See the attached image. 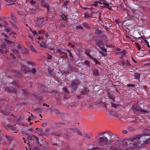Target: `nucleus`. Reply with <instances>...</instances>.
Here are the masks:
<instances>
[{
	"label": "nucleus",
	"instance_id": "1",
	"mask_svg": "<svg viewBox=\"0 0 150 150\" xmlns=\"http://www.w3.org/2000/svg\"><path fill=\"white\" fill-rule=\"evenodd\" d=\"M147 135L140 134L136 136L129 141L130 146L132 148H136L141 146L142 143L147 144L150 143V137H148Z\"/></svg>",
	"mask_w": 150,
	"mask_h": 150
},
{
	"label": "nucleus",
	"instance_id": "2",
	"mask_svg": "<svg viewBox=\"0 0 150 150\" xmlns=\"http://www.w3.org/2000/svg\"><path fill=\"white\" fill-rule=\"evenodd\" d=\"M96 42L97 45L99 47L103 52L100 51V54L102 55L103 56H105L107 55L106 49L104 47V45L103 42L101 40H96Z\"/></svg>",
	"mask_w": 150,
	"mask_h": 150
},
{
	"label": "nucleus",
	"instance_id": "3",
	"mask_svg": "<svg viewBox=\"0 0 150 150\" xmlns=\"http://www.w3.org/2000/svg\"><path fill=\"white\" fill-rule=\"evenodd\" d=\"M8 52V50L6 47L5 44H3L0 47V53L4 54L7 53Z\"/></svg>",
	"mask_w": 150,
	"mask_h": 150
},
{
	"label": "nucleus",
	"instance_id": "4",
	"mask_svg": "<svg viewBox=\"0 0 150 150\" xmlns=\"http://www.w3.org/2000/svg\"><path fill=\"white\" fill-rule=\"evenodd\" d=\"M133 110L135 111H141V112H147V111L145 110H144L141 108L139 107H136L134 106L132 108Z\"/></svg>",
	"mask_w": 150,
	"mask_h": 150
},
{
	"label": "nucleus",
	"instance_id": "5",
	"mask_svg": "<svg viewBox=\"0 0 150 150\" xmlns=\"http://www.w3.org/2000/svg\"><path fill=\"white\" fill-rule=\"evenodd\" d=\"M78 83L77 81H74L72 82L71 88L74 91H75L76 90Z\"/></svg>",
	"mask_w": 150,
	"mask_h": 150
},
{
	"label": "nucleus",
	"instance_id": "6",
	"mask_svg": "<svg viewBox=\"0 0 150 150\" xmlns=\"http://www.w3.org/2000/svg\"><path fill=\"white\" fill-rule=\"evenodd\" d=\"M30 30L35 36L39 35V34H40L41 33L44 34L45 33V31H38L37 33L36 31L33 30L31 29H30Z\"/></svg>",
	"mask_w": 150,
	"mask_h": 150
},
{
	"label": "nucleus",
	"instance_id": "7",
	"mask_svg": "<svg viewBox=\"0 0 150 150\" xmlns=\"http://www.w3.org/2000/svg\"><path fill=\"white\" fill-rule=\"evenodd\" d=\"M35 139L36 142H38V138L34 135H29L28 137V139L30 140H34Z\"/></svg>",
	"mask_w": 150,
	"mask_h": 150
},
{
	"label": "nucleus",
	"instance_id": "8",
	"mask_svg": "<svg viewBox=\"0 0 150 150\" xmlns=\"http://www.w3.org/2000/svg\"><path fill=\"white\" fill-rule=\"evenodd\" d=\"M99 142H107L108 139L106 137H100L99 138Z\"/></svg>",
	"mask_w": 150,
	"mask_h": 150
},
{
	"label": "nucleus",
	"instance_id": "9",
	"mask_svg": "<svg viewBox=\"0 0 150 150\" xmlns=\"http://www.w3.org/2000/svg\"><path fill=\"white\" fill-rule=\"evenodd\" d=\"M44 21V18H38L37 19L36 22V25H39L43 23Z\"/></svg>",
	"mask_w": 150,
	"mask_h": 150
},
{
	"label": "nucleus",
	"instance_id": "10",
	"mask_svg": "<svg viewBox=\"0 0 150 150\" xmlns=\"http://www.w3.org/2000/svg\"><path fill=\"white\" fill-rule=\"evenodd\" d=\"M70 129L73 132H76L78 135L80 136H82V134L79 129L77 128H71Z\"/></svg>",
	"mask_w": 150,
	"mask_h": 150
},
{
	"label": "nucleus",
	"instance_id": "11",
	"mask_svg": "<svg viewBox=\"0 0 150 150\" xmlns=\"http://www.w3.org/2000/svg\"><path fill=\"white\" fill-rule=\"evenodd\" d=\"M110 104L111 105V107H110V109L115 110L117 109V105L114 103H113L112 102L110 103Z\"/></svg>",
	"mask_w": 150,
	"mask_h": 150
},
{
	"label": "nucleus",
	"instance_id": "12",
	"mask_svg": "<svg viewBox=\"0 0 150 150\" xmlns=\"http://www.w3.org/2000/svg\"><path fill=\"white\" fill-rule=\"evenodd\" d=\"M2 36L4 37V38H3L4 40H6V39H8V37L6 35V34L2 33L0 35V39L1 41L2 40V39H1L2 37Z\"/></svg>",
	"mask_w": 150,
	"mask_h": 150
},
{
	"label": "nucleus",
	"instance_id": "13",
	"mask_svg": "<svg viewBox=\"0 0 150 150\" xmlns=\"http://www.w3.org/2000/svg\"><path fill=\"white\" fill-rule=\"evenodd\" d=\"M136 45L137 46L138 48V50L139 51L142 50V51H143L144 50V49L141 46V45H140V44L138 43H136Z\"/></svg>",
	"mask_w": 150,
	"mask_h": 150
},
{
	"label": "nucleus",
	"instance_id": "14",
	"mask_svg": "<svg viewBox=\"0 0 150 150\" xmlns=\"http://www.w3.org/2000/svg\"><path fill=\"white\" fill-rule=\"evenodd\" d=\"M62 132L60 131H55L52 132V134L53 135L59 136L61 134Z\"/></svg>",
	"mask_w": 150,
	"mask_h": 150
},
{
	"label": "nucleus",
	"instance_id": "15",
	"mask_svg": "<svg viewBox=\"0 0 150 150\" xmlns=\"http://www.w3.org/2000/svg\"><path fill=\"white\" fill-rule=\"evenodd\" d=\"M110 114L112 116L117 117L118 115V114L114 111L112 110L111 111Z\"/></svg>",
	"mask_w": 150,
	"mask_h": 150
},
{
	"label": "nucleus",
	"instance_id": "16",
	"mask_svg": "<svg viewBox=\"0 0 150 150\" xmlns=\"http://www.w3.org/2000/svg\"><path fill=\"white\" fill-rule=\"evenodd\" d=\"M40 45L43 48H45L47 47V45L45 42H42L40 44Z\"/></svg>",
	"mask_w": 150,
	"mask_h": 150
},
{
	"label": "nucleus",
	"instance_id": "17",
	"mask_svg": "<svg viewBox=\"0 0 150 150\" xmlns=\"http://www.w3.org/2000/svg\"><path fill=\"white\" fill-rule=\"evenodd\" d=\"M102 3L106 7L108 8H110L108 4L104 0L102 1Z\"/></svg>",
	"mask_w": 150,
	"mask_h": 150
},
{
	"label": "nucleus",
	"instance_id": "18",
	"mask_svg": "<svg viewBox=\"0 0 150 150\" xmlns=\"http://www.w3.org/2000/svg\"><path fill=\"white\" fill-rule=\"evenodd\" d=\"M92 16L91 14H88L87 13H86L85 14V17L86 18L91 17Z\"/></svg>",
	"mask_w": 150,
	"mask_h": 150
},
{
	"label": "nucleus",
	"instance_id": "19",
	"mask_svg": "<svg viewBox=\"0 0 150 150\" xmlns=\"http://www.w3.org/2000/svg\"><path fill=\"white\" fill-rule=\"evenodd\" d=\"M30 49L32 52L35 53H37V51L32 46L30 45Z\"/></svg>",
	"mask_w": 150,
	"mask_h": 150
},
{
	"label": "nucleus",
	"instance_id": "20",
	"mask_svg": "<svg viewBox=\"0 0 150 150\" xmlns=\"http://www.w3.org/2000/svg\"><path fill=\"white\" fill-rule=\"evenodd\" d=\"M108 97L110 99V100H111L113 101V102L115 101V99L114 98H113L112 97V96H111L109 94V93H108Z\"/></svg>",
	"mask_w": 150,
	"mask_h": 150
},
{
	"label": "nucleus",
	"instance_id": "21",
	"mask_svg": "<svg viewBox=\"0 0 150 150\" xmlns=\"http://www.w3.org/2000/svg\"><path fill=\"white\" fill-rule=\"evenodd\" d=\"M11 19L13 20V21H14L15 22H16V18L13 15H11Z\"/></svg>",
	"mask_w": 150,
	"mask_h": 150
},
{
	"label": "nucleus",
	"instance_id": "22",
	"mask_svg": "<svg viewBox=\"0 0 150 150\" xmlns=\"http://www.w3.org/2000/svg\"><path fill=\"white\" fill-rule=\"evenodd\" d=\"M30 70V71L33 74H35L36 72V70L35 68H33Z\"/></svg>",
	"mask_w": 150,
	"mask_h": 150
},
{
	"label": "nucleus",
	"instance_id": "23",
	"mask_svg": "<svg viewBox=\"0 0 150 150\" xmlns=\"http://www.w3.org/2000/svg\"><path fill=\"white\" fill-rule=\"evenodd\" d=\"M35 111L38 113H40L41 112L42 110L41 108H37L35 110Z\"/></svg>",
	"mask_w": 150,
	"mask_h": 150
},
{
	"label": "nucleus",
	"instance_id": "24",
	"mask_svg": "<svg viewBox=\"0 0 150 150\" xmlns=\"http://www.w3.org/2000/svg\"><path fill=\"white\" fill-rule=\"evenodd\" d=\"M93 74L96 76H98V72L97 70H95L93 71Z\"/></svg>",
	"mask_w": 150,
	"mask_h": 150
},
{
	"label": "nucleus",
	"instance_id": "25",
	"mask_svg": "<svg viewBox=\"0 0 150 150\" xmlns=\"http://www.w3.org/2000/svg\"><path fill=\"white\" fill-rule=\"evenodd\" d=\"M16 0H5V1L8 3L14 2H16Z\"/></svg>",
	"mask_w": 150,
	"mask_h": 150
},
{
	"label": "nucleus",
	"instance_id": "26",
	"mask_svg": "<svg viewBox=\"0 0 150 150\" xmlns=\"http://www.w3.org/2000/svg\"><path fill=\"white\" fill-rule=\"evenodd\" d=\"M12 52L15 54H18L19 53L17 49H13L12 51Z\"/></svg>",
	"mask_w": 150,
	"mask_h": 150
},
{
	"label": "nucleus",
	"instance_id": "27",
	"mask_svg": "<svg viewBox=\"0 0 150 150\" xmlns=\"http://www.w3.org/2000/svg\"><path fill=\"white\" fill-rule=\"evenodd\" d=\"M54 112L56 114H57V115H59L60 113V111L59 110H57V109H54Z\"/></svg>",
	"mask_w": 150,
	"mask_h": 150
},
{
	"label": "nucleus",
	"instance_id": "28",
	"mask_svg": "<svg viewBox=\"0 0 150 150\" xmlns=\"http://www.w3.org/2000/svg\"><path fill=\"white\" fill-rule=\"evenodd\" d=\"M134 76L135 77L136 76V79H138L140 77V75L139 74L137 73L135 74Z\"/></svg>",
	"mask_w": 150,
	"mask_h": 150
},
{
	"label": "nucleus",
	"instance_id": "29",
	"mask_svg": "<svg viewBox=\"0 0 150 150\" xmlns=\"http://www.w3.org/2000/svg\"><path fill=\"white\" fill-rule=\"evenodd\" d=\"M34 118V117L33 115H31L29 117L28 120H30Z\"/></svg>",
	"mask_w": 150,
	"mask_h": 150
},
{
	"label": "nucleus",
	"instance_id": "30",
	"mask_svg": "<svg viewBox=\"0 0 150 150\" xmlns=\"http://www.w3.org/2000/svg\"><path fill=\"white\" fill-rule=\"evenodd\" d=\"M126 63L127 66H130L131 65L129 61L128 60H126Z\"/></svg>",
	"mask_w": 150,
	"mask_h": 150
},
{
	"label": "nucleus",
	"instance_id": "31",
	"mask_svg": "<svg viewBox=\"0 0 150 150\" xmlns=\"http://www.w3.org/2000/svg\"><path fill=\"white\" fill-rule=\"evenodd\" d=\"M89 52L88 50H86V53L87 55V56H88L90 58H92V57L89 54Z\"/></svg>",
	"mask_w": 150,
	"mask_h": 150
},
{
	"label": "nucleus",
	"instance_id": "32",
	"mask_svg": "<svg viewBox=\"0 0 150 150\" xmlns=\"http://www.w3.org/2000/svg\"><path fill=\"white\" fill-rule=\"evenodd\" d=\"M93 60L95 62L96 64H99V62L96 59L93 58Z\"/></svg>",
	"mask_w": 150,
	"mask_h": 150
},
{
	"label": "nucleus",
	"instance_id": "33",
	"mask_svg": "<svg viewBox=\"0 0 150 150\" xmlns=\"http://www.w3.org/2000/svg\"><path fill=\"white\" fill-rule=\"evenodd\" d=\"M61 17L64 20H65L67 19L66 16L64 15H62Z\"/></svg>",
	"mask_w": 150,
	"mask_h": 150
},
{
	"label": "nucleus",
	"instance_id": "34",
	"mask_svg": "<svg viewBox=\"0 0 150 150\" xmlns=\"http://www.w3.org/2000/svg\"><path fill=\"white\" fill-rule=\"evenodd\" d=\"M44 6L45 8H46L47 10H48L49 9V5L47 4H44Z\"/></svg>",
	"mask_w": 150,
	"mask_h": 150
},
{
	"label": "nucleus",
	"instance_id": "35",
	"mask_svg": "<svg viewBox=\"0 0 150 150\" xmlns=\"http://www.w3.org/2000/svg\"><path fill=\"white\" fill-rule=\"evenodd\" d=\"M63 125V124H62V123L60 124V123H57L56 125L57 127H60L62 126Z\"/></svg>",
	"mask_w": 150,
	"mask_h": 150
},
{
	"label": "nucleus",
	"instance_id": "36",
	"mask_svg": "<svg viewBox=\"0 0 150 150\" xmlns=\"http://www.w3.org/2000/svg\"><path fill=\"white\" fill-rule=\"evenodd\" d=\"M28 63L29 64L31 65L32 66H33L35 64V63L32 62H28Z\"/></svg>",
	"mask_w": 150,
	"mask_h": 150
},
{
	"label": "nucleus",
	"instance_id": "37",
	"mask_svg": "<svg viewBox=\"0 0 150 150\" xmlns=\"http://www.w3.org/2000/svg\"><path fill=\"white\" fill-rule=\"evenodd\" d=\"M62 89L65 92L69 93L68 91H67V88L66 87H63Z\"/></svg>",
	"mask_w": 150,
	"mask_h": 150
},
{
	"label": "nucleus",
	"instance_id": "38",
	"mask_svg": "<svg viewBox=\"0 0 150 150\" xmlns=\"http://www.w3.org/2000/svg\"><path fill=\"white\" fill-rule=\"evenodd\" d=\"M127 86L128 87H134L135 86V85L131 84H127Z\"/></svg>",
	"mask_w": 150,
	"mask_h": 150
},
{
	"label": "nucleus",
	"instance_id": "39",
	"mask_svg": "<svg viewBox=\"0 0 150 150\" xmlns=\"http://www.w3.org/2000/svg\"><path fill=\"white\" fill-rule=\"evenodd\" d=\"M84 64L86 65H89V62L87 60L85 61L84 62Z\"/></svg>",
	"mask_w": 150,
	"mask_h": 150
},
{
	"label": "nucleus",
	"instance_id": "40",
	"mask_svg": "<svg viewBox=\"0 0 150 150\" xmlns=\"http://www.w3.org/2000/svg\"><path fill=\"white\" fill-rule=\"evenodd\" d=\"M11 24L12 27L15 28H16L17 27L16 25L12 23H11Z\"/></svg>",
	"mask_w": 150,
	"mask_h": 150
},
{
	"label": "nucleus",
	"instance_id": "41",
	"mask_svg": "<svg viewBox=\"0 0 150 150\" xmlns=\"http://www.w3.org/2000/svg\"><path fill=\"white\" fill-rule=\"evenodd\" d=\"M121 63L123 66H125L126 64V62L125 61H122Z\"/></svg>",
	"mask_w": 150,
	"mask_h": 150
},
{
	"label": "nucleus",
	"instance_id": "42",
	"mask_svg": "<svg viewBox=\"0 0 150 150\" xmlns=\"http://www.w3.org/2000/svg\"><path fill=\"white\" fill-rule=\"evenodd\" d=\"M83 26L84 27H85V28L88 27V25L86 23H83Z\"/></svg>",
	"mask_w": 150,
	"mask_h": 150
},
{
	"label": "nucleus",
	"instance_id": "43",
	"mask_svg": "<svg viewBox=\"0 0 150 150\" xmlns=\"http://www.w3.org/2000/svg\"><path fill=\"white\" fill-rule=\"evenodd\" d=\"M101 33V31L99 30H96V33L98 34L100 33Z\"/></svg>",
	"mask_w": 150,
	"mask_h": 150
},
{
	"label": "nucleus",
	"instance_id": "44",
	"mask_svg": "<svg viewBox=\"0 0 150 150\" xmlns=\"http://www.w3.org/2000/svg\"><path fill=\"white\" fill-rule=\"evenodd\" d=\"M85 137L88 139H91V137L87 134H86Z\"/></svg>",
	"mask_w": 150,
	"mask_h": 150
},
{
	"label": "nucleus",
	"instance_id": "45",
	"mask_svg": "<svg viewBox=\"0 0 150 150\" xmlns=\"http://www.w3.org/2000/svg\"><path fill=\"white\" fill-rule=\"evenodd\" d=\"M6 41L7 42V43L8 44H11L13 43V42L10 41L6 40Z\"/></svg>",
	"mask_w": 150,
	"mask_h": 150
},
{
	"label": "nucleus",
	"instance_id": "46",
	"mask_svg": "<svg viewBox=\"0 0 150 150\" xmlns=\"http://www.w3.org/2000/svg\"><path fill=\"white\" fill-rule=\"evenodd\" d=\"M98 149V148L97 147H94L92 149H89L88 150H96Z\"/></svg>",
	"mask_w": 150,
	"mask_h": 150
},
{
	"label": "nucleus",
	"instance_id": "47",
	"mask_svg": "<svg viewBox=\"0 0 150 150\" xmlns=\"http://www.w3.org/2000/svg\"><path fill=\"white\" fill-rule=\"evenodd\" d=\"M6 31L8 32H9L11 31V29L10 28H6Z\"/></svg>",
	"mask_w": 150,
	"mask_h": 150
},
{
	"label": "nucleus",
	"instance_id": "48",
	"mask_svg": "<svg viewBox=\"0 0 150 150\" xmlns=\"http://www.w3.org/2000/svg\"><path fill=\"white\" fill-rule=\"evenodd\" d=\"M98 4V2H95L93 4V5L95 6H97Z\"/></svg>",
	"mask_w": 150,
	"mask_h": 150
},
{
	"label": "nucleus",
	"instance_id": "49",
	"mask_svg": "<svg viewBox=\"0 0 150 150\" xmlns=\"http://www.w3.org/2000/svg\"><path fill=\"white\" fill-rule=\"evenodd\" d=\"M77 28L79 29H82V27L81 25H80L77 27Z\"/></svg>",
	"mask_w": 150,
	"mask_h": 150
},
{
	"label": "nucleus",
	"instance_id": "50",
	"mask_svg": "<svg viewBox=\"0 0 150 150\" xmlns=\"http://www.w3.org/2000/svg\"><path fill=\"white\" fill-rule=\"evenodd\" d=\"M127 131L126 130H123L122 131V132L124 133V134H127Z\"/></svg>",
	"mask_w": 150,
	"mask_h": 150
},
{
	"label": "nucleus",
	"instance_id": "51",
	"mask_svg": "<svg viewBox=\"0 0 150 150\" xmlns=\"http://www.w3.org/2000/svg\"><path fill=\"white\" fill-rule=\"evenodd\" d=\"M9 34L11 35L13 34L16 35V34L13 31H12Z\"/></svg>",
	"mask_w": 150,
	"mask_h": 150
},
{
	"label": "nucleus",
	"instance_id": "52",
	"mask_svg": "<svg viewBox=\"0 0 150 150\" xmlns=\"http://www.w3.org/2000/svg\"><path fill=\"white\" fill-rule=\"evenodd\" d=\"M38 40H42L43 39V37L42 36H40L38 38H37Z\"/></svg>",
	"mask_w": 150,
	"mask_h": 150
},
{
	"label": "nucleus",
	"instance_id": "53",
	"mask_svg": "<svg viewBox=\"0 0 150 150\" xmlns=\"http://www.w3.org/2000/svg\"><path fill=\"white\" fill-rule=\"evenodd\" d=\"M98 18L99 19H100L101 18V12H98Z\"/></svg>",
	"mask_w": 150,
	"mask_h": 150
},
{
	"label": "nucleus",
	"instance_id": "54",
	"mask_svg": "<svg viewBox=\"0 0 150 150\" xmlns=\"http://www.w3.org/2000/svg\"><path fill=\"white\" fill-rule=\"evenodd\" d=\"M38 131L39 132H40L41 133H42L43 131V130L42 129L39 128V129Z\"/></svg>",
	"mask_w": 150,
	"mask_h": 150
},
{
	"label": "nucleus",
	"instance_id": "55",
	"mask_svg": "<svg viewBox=\"0 0 150 150\" xmlns=\"http://www.w3.org/2000/svg\"><path fill=\"white\" fill-rule=\"evenodd\" d=\"M57 52L59 53L60 54H62V53L61 52V50L60 49L57 50Z\"/></svg>",
	"mask_w": 150,
	"mask_h": 150
},
{
	"label": "nucleus",
	"instance_id": "56",
	"mask_svg": "<svg viewBox=\"0 0 150 150\" xmlns=\"http://www.w3.org/2000/svg\"><path fill=\"white\" fill-rule=\"evenodd\" d=\"M30 3L31 4L34 5L35 4V2L32 0L31 1Z\"/></svg>",
	"mask_w": 150,
	"mask_h": 150
},
{
	"label": "nucleus",
	"instance_id": "57",
	"mask_svg": "<svg viewBox=\"0 0 150 150\" xmlns=\"http://www.w3.org/2000/svg\"><path fill=\"white\" fill-rule=\"evenodd\" d=\"M8 126L9 128L12 129L13 130H14V129H13V128H12V127L11 125H8Z\"/></svg>",
	"mask_w": 150,
	"mask_h": 150
},
{
	"label": "nucleus",
	"instance_id": "58",
	"mask_svg": "<svg viewBox=\"0 0 150 150\" xmlns=\"http://www.w3.org/2000/svg\"><path fill=\"white\" fill-rule=\"evenodd\" d=\"M12 88L11 87H9L8 88V92H10V93L12 92V91L9 90V89H11Z\"/></svg>",
	"mask_w": 150,
	"mask_h": 150
},
{
	"label": "nucleus",
	"instance_id": "59",
	"mask_svg": "<svg viewBox=\"0 0 150 150\" xmlns=\"http://www.w3.org/2000/svg\"><path fill=\"white\" fill-rule=\"evenodd\" d=\"M119 53L121 54H122V57L124 56L125 54V53L124 52H119Z\"/></svg>",
	"mask_w": 150,
	"mask_h": 150
},
{
	"label": "nucleus",
	"instance_id": "60",
	"mask_svg": "<svg viewBox=\"0 0 150 150\" xmlns=\"http://www.w3.org/2000/svg\"><path fill=\"white\" fill-rule=\"evenodd\" d=\"M49 73L51 74H52L53 73V71L52 70H49L48 71Z\"/></svg>",
	"mask_w": 150,
	"mask_h": 150
},
{
	"label": "nucleus",
	"instance_id": "61",
	"mask_svg": "<svg viewBox=\"0 0 150 150\" xmlns=\"http://www.w3.org/2000/svg\"><path fill=\"white\" fill-rule=\"evenodd\" d=\"M46 125L47 124L45 123H43L42 124V126L43 127H45Z\"/></svg>",
	"mask_w": 150,
	"mask_h": 150
},
{
	"label": "nucleus",
	"instance_id": "62",
	"mask_svg": "<svg viewBox=\"0 0 150 150\" xmlns=\"http://www.w3.org/2000/svg\"><path fill=\"white\" fill-rule=\"evenodd\" d=\"M2 23H3L4 24V25H5V24L7 25V23L6 21H4Z\"/></svg>",
	"mask_w": 150,
	"mask_h": 150
},
{
	"label": "nucleus",
	"instance_id": "63",
	"mask_svg": "<svg viewBox=\"0 0 150 150\" xmlns=\"http://www.w3.org/2000/svg\"><path fill=\"white\" fill-rule=\"evenodd\" d=\"M98 4H99V5H100L103 4L102 3V1H101L100 2H98Z\"/></svg>",
	"mask_w": 150,
	"mask_h": 150
},
{
	"label": "nucleus",
	"instance_id": "64",
	"mask_svg": "<svg viewBox=\"0 0 150 150\" xmlns=\"http://www.w3.org/2000/svg\"><path fill=\"white\" fill-rule=\"evenodd\" d=\"M17 47L18 49H21V46L19 45H18Z\"/></svg>",
	"mask_w": 150,
	"mask_h": 150
}]
</instances>
